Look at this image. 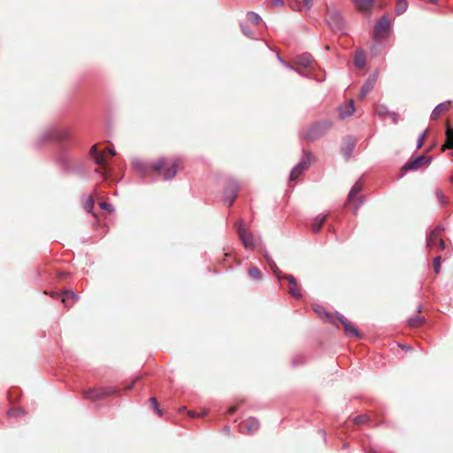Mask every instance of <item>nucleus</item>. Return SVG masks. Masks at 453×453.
Masks as SVG:
<instances>
[{"mask_svg": "<svg viewBox=\"0 0 453 453\" xmlns=\"http://www.w3.org/2000/svg\"><path fill=\"white\" fill-rule=\"evenodd\" d=\"M363 187V182L361 180H358L350 188L348 196V201L352 202L353 198L361 191Z\"/></svg>", "mask_w": 453, "mask_h": 453, "instance_id": "25", "label": "nucleus"}, {"mask_svg": "<svg viewBox=\"0 0 453 453\" xmlns=\"http://www.w3.org/2000/svg\"><path fill=\"white\" fill-rule=\"evenodd\" d=\"M236 228L238 236L243 246L246 249L253 250L257 245V240L253 234L248 233L242 219L238 220Z\"/></svg>", "mask_w": 453, "mask_h": 453, "instance_id": "3", "label": "nucleus"}, {"mask_svg": "<svg viewBox=\"0 0 453 453\" xmlns=\"http://www.w3.org/2000/svg\"><path fill=\"white\" fill-rule=\"evenodd\" d=\"M327 215L326 214H319L313 219L311 223V229L313 233H318L322 227L323 224L326 221Z\"/></svg>", "mask_w": 453, "mask_h": 453, "instance_id": "21", "label": "nucleus"}, {"mask_svg": "<svg viewBox=\"0 0 453 453\" xmlns=\"http://www.w3.org/2000/svg\"><path fill=\"white\" fill-rule=\"evenodd\" d=\"M89 153H90V155H91L93 157H94L95 156H96V154H99V153L97 152V150H96V145H94V146H92V147H91Z\"/></svg>", "mask_w": 453, "mask_h": 453, "instance_id": "50", "label": "nucleus"}, {"mask_svg": "<svg viewBox=\"0 0 453 453\" xmlns=\"http://www.w3.org/2000/svg\"><path fill=\"white\" fill-rule=\"evenodd\" d=\"M390 28V22L387 16L380 18L374 25V37H379L383 33H386Z\"/></svg>", "mask_w": 453, "mask_h": 453, "instance_id": "12", "label": "nucleus"}, {"mask_svg": "<svg viewBox=\"0 0 453 453\" xmlns=\"http://www.w3.org/2000/svg\"><path fill=\"white\" fill-rule=\"evenodd\" d=\"M354 421L355 423L357 424H359V423H365L367 421V418L365 416H357L355 418H354Z\"/></svg>", "mask_w": 453, "mask_h": 453, "instance_id": "46", "label": "nucleus"}, {"mask_svg": "<svg viewBox=\"0 0 453 453\" xmlns=\"http://www.w3.org/2000/svg\"><path fill=\"white\" fill-rule=\"evenodd\" d=\"M319 432L321 433L322 437H323V438H324V440H325V439H326V432H325V430H320Z\"/></svg>", "mask_w": 453, "mask_h": 453, "instance_id": "59", "label": "nucleus"}, {"mask_svg": "<svg viewBox=\"0 0 453 453\" xmlns=\"http://www.w3.org/2000/svg\"><path fill=\"white\" fill-rule=\"evenodd\" d=\"M326 22L334 33L343 34L345 32V21L342 13L335 9H328Z\"/></svg>", "mask_w": 453, "mask_h": 453, "instance_id": "2", "label": "nucleus"}, {"mask_svg": "<svg viewBox=\"0 0 453 453\" xmlns=\"http://www.w3.org/2000/svg\"><path fill=\"white\" fill-rule=\"evenodd\" d=\"M450 101L442 102L438 104L431 113V119H436L441 113L449 109Z\"/></svg>", "mask_w": 453, "mask_h": 453, "instance_id": "17", "label": "nucleus"}, {"mask_svg": "<svg viewBox=\"0 0 453 453\" xmlns=\"http://www.w3.org/2000/svg\"><path fill=\"white\" fill-rule=\"evenodd\" d=\"M443 230L442 227L437 226L426 234V246L429 250H433L439 242L440 232Z\"/></svg>", "mask_w": 453, "mask_h": 453, "instance_id": "15", "label": "nucleus"}, {"mask_svg": "<svg viewBox=\"0 0 453 453\" xmlns=\"http://www.w3.org/2000/svg\"><path fill=\"white\" fill-rule=\"evenodd\" d=\"M312 62V57L309 53H304L298 56L296 59V64L303 67H308Z\"/></svg>", "mask_w": 453, "mask_h": 453, "instance_id": "24", "label": "nucleus"}, {"mask_svg": "<svg viewBox=\"0 0 453 453\" xmlns=\"http://www.w3.org/2000/svg\"><path fill=\"white\" fill-rule=\"evenodd\" d=\"M426 134H427V130H425L424 132H422L419 134L418 141H417V145H416L417 149L422 148Z\"/></svg>", "mask_w": 453, "mask_h": 453, "instance_id": "37", "label": "nucleus"}, {"mask_svg": "<svg viewBox=\"0 0 453 453\" xmlns=\"http://www.w3.org/2000/svg\"><path fill=\"white\" fill-rule=\"evenodd\" d=\"M239 432L244 434H252L259 429V421L255 418H248L239 424Z\"/></svg>", "mask_w": 453, "mask_h": 453, "instance_id": "9", "label": "nucleus"}, {"mask_svg": "<svg viewBox=\"0 0 453 453\" xmlns=\"http://www.w3.org/2000/svg\"><path fill=\"white\" fill-rule=\"evenodd\" d=\"M332 127V122L329 119H322L315 122L306 130L304 139L313 142L322 137Z\"/></svg>", "mask_w": 453, "mask_h": 453, "instance_id": "1", "label": "nucleus"}, {"mask_svg": "<svg viewBox=\"0 0 453 453\" xmlns=\"http://www.w3.org/2000/svg\"><path fill=\"white\" fill-rule=\"evenodd\" d=\"M425 322V318L421 316H413L408 319V325L411 327H418Z\"/></svg>", "mask_w": 453, "mask_h": 453, "instance_id": "28", "label": "nucleus"}, {"mask_svg": "<svg viewBox=\"0 0 453 453\" xmlns=\"http://www.w3.org/2000/svg\"><path fill=\"white\" fill-rule=\"evenodd\" d=\"M303 3V7L306 10H310L312 7L313 0H302Z\"/></svg>", "mask_w": 453, "mask_h": 453, "instance_id": "47", "label": "nucleus"}, {"mask_svg": "<svg viewBox=\"0 0 453 453\" xmlns=\"http://www.w3.org/2000/svg\"><path fill=\"white\" fill-rule=\"evenodd\" d=\"M403 348H405V349H411L410 346H404Z\"/></svg>", "mask_w": 453, "mask_h": 453, "instance_id": "63", "label": "nucleus"}, {"mask_svg": "<svg viewBox=\"0 0 453 453\" xmlns=\"http://www.w3.org/2000/svg\"><path fill=\"white\" fill-rule=\"evenodd\" d=\"M364 200H365V197H364V196H360V197H359V202H358V203L356 205V207L354 208V211H353V212H354V214H357V210H358L359 206L363 203Z\"/></svg>", "mask_w": 453, "mask_h": 453, "instance_id": "49", "label": "nucleus"}, {"mask_svg": "<svg viewBox=\"0 0 453 453\" xmlns=\"http://www.w3.org/2000/svg\"><path fill=\"white\" fill-rule=\"evenodd\" d=\"M281 278L288 280L291 285L289 292L293 296L300 297L302 296L300 290L297 288V281L292 275H284L281 276Z\"/></svg>", "mask_w": 453, "mask_h": 453, "instance_id": "22", "label": "nucleus"}, {"mask_svg": "<svg viewBox=\"0 0 453 453\" xmlns=\"http://www.w3.org/2000/svg\"><path fill=\"white\" fill-rule=\"evenodd\" d=\"M95 163L98 165H104L105 163V157L104 155L102 153L96 154V156L94 157Z\"/></svg>", "mask_w": 453, "mask_h": 453, "instance_id": "38", "label": "nucleus"}, {"mask_svg": "<svg viewBox=\"0 0 453 453\" xmlns=\"http://www.w3.org/2000/svg\"><path fill=\"white\" fill-rule=\"evenodd\" d=\"M376 111L380 117H385V116L388 115V112H390L388 108L384 104L379 105L377 107Z\"/></svg>", "mask_w": 453, "mask_h": 453, "instance_id": "35", "label": "nucleus"}, {"mask_svg": "<svg viewBox=\"0 0 453 453\" xmlns=\"http://www.w3.org/2000/svg\"><path fill=\"white\" fill-rule=\"evenodd\" d=\"M206 413H207V411H203V413H201V414H198V413H196V412H195V411H189V412H188V416H189V417H191V418H195V417H202V416L205 415Z\"/></svg>", "mask_w": 453, "mask_h": 453, "instance_id": "48", "label": "nucleus"}, {"mask_svg": "<svg viewBox=\"0 0 453 453\" xmlns=\"http://www.w3.org/2000/svg\"><path fill=\"white\" fill-rule=\"evenodd\" d=\"M278 59L284 65L285 61L279 55H278Z\"/></svg>", "mask_w": 453, "mask_h": 453, "instance_id": "62", "label": "nucleus"}, {"mask_svg": "<svg viewBox=\"0 0 453 453\" xmlns=\"http://www.w3.org/2000/svg\"><path fill=\"white\" fill-rule=\"evenodd\" d=\"M107 150H108V152H109L111 156H115V155H116V151H115L113 149H110V148H109Z\"/></svg>", "mask_w": 453, "mask_h": 453, "instance_id": "58", "label": "nucleus"}, {"mask_svg": "<svg viewBox=\"0 0 453 453\" xmlns=\"http://www.w3.org/2000/svg\"><path fill=\"white\" fill-rule=\"evenodd\" d=\"M311 158L312 155L311 152L304 150L303 151V157L301 160L292 168L290 172V181L296 180L303 173V170L311 165Z\"/></svg>", "mask_w": 453, "mask_h": 453, "instance_id": "4", "label": "nucleus"}, {"mask_svg": "<svg viewBox=\"0 0 453 453\" xmlns=\"http://www.w3.org/2000/svg\"><path fill=\"white\" fill-rule=\"evenodd\" d=\"M149 403H150L151 407L156 411V412L161 416L162 411L158 407L157 400L155 397H151L150 398Z\"/></svg>", "mask_w": 453, "mask_h": 453, "instance_id": "36", "label": "nucleus"}, {"mask_svg": "<svg viewBox=\"0 0 453 453\" xmlns=\"http://www.w3.org/2000/svg\"><path fill=\"white\" fill-rule=\"evenodd\" d=\"M337 319L342 323V326L344 327L345 334L347 336H357L360 337V334L358 330L351 325L350 322L348 321V319L342 314L337 313L336 314Z\"/></svg>", "mask_w": 453, "mask_h": 453, "instance_id": "11", "label": "nucleus"}, {"mask_svg": "<svg viewBox=\"0 0 453 453\" xmlns=\"http://www.w3.org/2000/svg\"><path fill=\"white\" fill-rule=\"evenodd\" d=\"M354 112L355 106L353 100H350L347 105L339 107V116L342 119L351 116Z\"/></svg>", "mask_w": 453, "mask_h": 453, "instance_id": "18", "label": "nucleus"}, {"mask_svg": "<svg viewBox=\"0 0 453 453\" xmlns=\"http://www.w3.org/2000/svg\"><path fill=\"white\" fill-rule=\"evenodd\" d=\"M249 274L251 278L255 280H259L262 277L261 272L257 267H250L249 269Z\"/></svg>", "mask_w": 453, "mask_h": 453, "instance_id": "34", "label": "nucleus"}, {"mask_svg": "<svg viewBox=\"0 0 453 453\" xmlns=\"http://www.w3.org/2000/svg\"><path fill=\"white\" fill-rule=\"evenodd\" d=\"M421 311H422V306L421 305L418 306L417 307V311L420 312Z\"/></svg>", "mask_w": 453, "mask_h": 453, "instance_id": "61", "label": "nucleus"}, {"mask_svg": "<svg viewBox=\"0 0 453 453\" xmlns=\"http://www.w3.org/2000/svg\"><path fill=\"white\" fill-rule=\"evenodd\" d=\"M388 116L391 118L394 124H397L399 120V114L394 111L388 112Z\"/></svg>", "mask_w": 453, "mask_h": 453, "instance_id": "44", "label": "nucleus"}, {"mask_svg": "<svg viewBox=\"0 0 453 453\" xmlns=\"http://www.w3.org/2000/svg\"><path fill=\"white\" fill-rule=\"evenodd\" d=\"M139 378L137 377L129 386L127 387V389H131L134 387V384L136 380H138Z\"/></svg>", "mask_w": 453, "mask_h": 453, "instance_id": "57", "label": "nucleus"}, {"mask_svg": "<svg viewBox=\"0 0 453 453\" xmlns=\"http://www.w3.org/2000/svg\"><path fill=\"white\" fill-rule=\"evenodd\" d=\"M165 165H166V159L165 157H161L151 165V168L154 171L158 172V171L162 170L165 166Z\"/></svg>", "mask_w": 453, "mask_h": 453, "instance_id": "30", "label": "nucleus"}, {"mask_svg": "<svg viewBox=\"0 0 453 453\" xmlns=\"http://www.w3.org/2000/svg\"><path fill=\"white\" fill-rule=\"evenodd\" d=\"M267 264L270 266L271 270L273 272L274 275L277 276V278L279 280H280L281 279L280 272L277 265L273 261V259L268 258Z\"/></svg>", "mask_w": 453, "mask_h": 453, "instance_id": "33", "label": "nucleus"}, {"mask_svg": "<svg viewBox=\"0 0 453 453\" xmlns=\"http://www.w3.org/2000/svg\"><path fill=\"white\" fill-rule=\"evenodd\" d=\"M241 28H242V33L249 36V37H251V31L250 29L249 28V27L245 24H241Z\"/></svg>", "mask_w": 453, "mask_h": 453, "instance_id": "45", "label": "nucleus"}, {"mask_svg": "<svg viewBox=\"0 0 453 453\" xmlns=\"http://www.w3.org/2000/svg\"><path fill=\"white\" fill-rule=\"evenodd\" d=\"M264 257L266 262L268 261V258H272L266 250L264 251Z\"/></svg>", "mask_w": 453, "mask_h": 453, "instance_id": "56", "label": "nucleus"}, {"mask_svg": "<svg viewBox=\"0 0 453 453\" xmlns=\"http://www.w3.org/2000/svg\"><path fill=\"white\" fill-rule=\"evenodd\" d=\"M284 65H285L287 68L290 69V70H293V71L298 72V71H297V69H296V68H295L293 65H291L290 64H288V63H286V62H285V63H284Z\"/></svg>", "mask_w": 453, "mask_h": 453, "instance_id": "54", "label": "nucleus"}, {"mask_svg": "<svg viewBox=\"0 0 453 453\" xmlns=\"http://www.w3.org/2000/svg\"><path fill=\"white\" fill-rule=\"evenodd\" d=\"M313 311L319 315V317L326 320V321H331L332 320V315L326 311L324 308L319 304L313 306Z\"/></svg>", "mask_w": 453, "mask_h": 453, "instance_id": "26", "label": "nucleus"}, {"mask_svg": "<svg viewBox=\"0 0 453 453\" xmlns=\"http://www.w3.org/2000/svg\"><path fill=\"white\" fill-rule=\"evenodd\" d=\"M408 8V3L406 0H397L395 5V13L397 15L403 14Z\"/></svg>", "mask_w": 453, "mask_h": 453, "instance_id": "29", "label": "nucleus"}, {"mask_svg": "<svg viewBox=\"0 0 453 453\" xmlns=\"http://www.w3.org/2000/svg\"><path fill=\"white\" fill-rule=\"evenodd\" d=\"M378 78V73L370 75L361 87L359 96L365 97L373 88Z\"/></svg>", "mask_w": 453, "mask_h": 453, "instance_id": "14", "label": "nucleus"}, {"mask_svg": "<svg viewBox=\"0 0 453 453\" xmlns=\"http://www.w3.org/2000/svg\"><path fill=\"white\" fill-rule=\"evenodd\" d=\"M438 247L440 250H443L445 249V242L442 239H439Z\"/></svg>", "mask_w": 453, "mask_h": 453, "instance_id": "51", "label": "nucleus"}, {"mask_svg": "<svg viewBox=\"0 0 453 453\" xmlns=\"http://www.w3.org/2000/svg\"><path fill=\"white\" fill-rule=\"evenodd\" d=\"M369 453H377V452L374 450H371Z\"/></svg>", "mask_w": 453, "mask_h": 453, "instance_id": "64", "label": "nucleus"}, {"mask_svg": "<svg viewBox=\"0 0 453 453\" xmlns=\"http://www.w3.org/2000/svg\"><path fill=\"white\" fill-rule=\"evenodd\" d=\"M93 207H94V199L92 196H89L88 198V201L85 203L84 204V208L88 211V212H92V210H93Z\"/></svg>", "mask_w": 453, "mask_h": 453, "instance_id": "41", "label": "nucleus"}, {"mask_svg": "<svg viewBox=\"0 0 453 453\" xmlns=\"http://www.w3.org/2000/svg\"><path fill=\"white\" fill-rule=\"evenodd\" d=\"M224 430H225V432H229V431H230V427H229V426H226L224 427Z\"/></svg>", "mask_w": 453, "mask_h": 453, "instance_id": "60", "label": "nucleus"}, {"mask_svg": "<svg viewBox=\"0 0 453 453\" xmlns=\"http://www.w3.org/2000/svg\"><path fill=\"white\" fill-rule=\"evenodd\" d=\"M273 4H277V5H283V0H273Z\"/></svg>", "mask_w": 453, "mask_h": 453, "instance_id": "55", "label": "nucleus"}, {"mask_svg": "<svg viewBox=\"0 0 453 453\" xmlns=\"http://www.w3.org/2000/svg\"><path fill=\"white\" fill-rule=\"evenodd\" d=\"M374 1L375 0H351L356 9L368 18L371 15V10L374 4Z\"/></svg>", "mask_w": 453, "mask_h": 453, "instance_id": "10", "label": "nucleus"}, {"mask_svg": "<svg viewBox=\"0 0 453 453\" xmlns=\"http://www.w3.org/2000/svg\"><path fill=\"white\" fill-rule=\"evenodd\" d=\"M246 16L248 20L254 24H258L262 19L260 15L255 12H248Z\"/></svg>", "mask_w": 453, "mask_h": 453, "instance_id": "32", "label": "nucleus"}, {"mask_svg": "<svg viewBox=\"0 0 453 453\" xmlns=\"http://www.w3.org/2000/svg\"><path fill=\"white\" fill-rule=\"evenodd\" d=\"M366 63L365 53L363 50H357L354 56V65L357 68L362 69Z\"/></svg>", "mask_w": 453, "mask_h": 453, "instance_id": "20", "label": "nucleus"}, {"mask_svg": "<svg viewBox=\"0 0 453 453\" xmlns=\"http://www.w3.org/2000/svg\"><path fill=\"white\" fill-rule=\"evenodd\" d=\"M239 189V183L234 179H229L223 192L224 203H227L228 206H231L235 200Z\"/></svg>", "mask_w": 453, "mask_h": 453, "instance_id": "7", "label": "nucleus"}, {"mask_svg": "<svg viewBox=\"0 0 453 453\" xmlns=\"http://www.w3.org/2000/svg\"><path fill=\"white\" fill-rule=\"evenodd\" d=\"M117 391L116 388L107 387V388H88L82 392V395L85 398L90 400H96L103 397H106L115 394Z\"/></svg>", "mask_w": 453, "mask_h": 453, "instance_id": "6", "label": "nucleus"}, {"mask_svg": "<svg viewBox=\"0 0 453 453\" xmlns=\"http://www.w3.org/2000/svg\"><path fill=\"white\" fill-rule=\"evenodd\" d=\"M236 409H237L236 406H232L231 408L228 409L227 414L231 415V414L234 413L236 411Z\"/></svg>", "mask_w": 453, "mask_h": 453, "instance_id": "52", "label": "nucleus"}, {"mask_svg": "<svg viewBox=\"0 0 453 453\" xmlns=\"http://www.w3.org/2000/svg\"><path fill=\"white\" fill-rule=\"evenodd\" d=\"M430 161V157H426L424 155H419L413 160H410L407 163H405L402 166L401 172L403 173V174H404L408 171H416L418 168H420L423 165L429 164Z\"/></svg>", "mask_w": 453, "mask_h": 453, "instance_id": "8", "label": "nucleus"}, {"mask_svg": "<svg viewBox=\"0 0 453 453\" xmlns=\"http://www.w3.org/2000/svg\"><path fill=\"white\" fill-rule=\"evenodd\" d=\"M446 146L453 148V130L448 126L446 129Z\"/></svg>", "mask_w": 453, "mask_h": 453, "instance_id": "31", "label": "nucleus"}, {"mask_svg": "<svg viewBox=\"0 0 453 453\" xmlns=\"http://www.w3.org/2000/svg\"><path fill=\"white\" fill-rule=\"evenodd\" d=\"M177 173V165L173 164L170 167H167L165 169V172L163 173V177L165 180H172Z\"/></svg>", "mask_w": 453, "mask_h": 453, "instance_id": "27", "label": "nucleus"}, {"mask_svg": "<svg viewBox=\"0 0 453 453\" xmlns=\"http://www.w3.org/2000/svg\"><path fill=\"white\" fill-rule=\"evenodd\" d=\"M434 270L436 273L441 271V257L437 256L434 258Z\"/></svg>", "mask_w": 453, "mask_h": 453, "instance_id": "40", "label": "nucleus"}, {"mask_svg": "<svg viewBox=\"0 0 453 453\" xmlns=\"http://www.w3.org/2000/svg\"><path fill=\"white\" fill-rule=\"evenodd\" d=\"M99 207L103 210H107L109 212H112L114 211L113 206L106 202H101L99 203Z\"/></svg>", "mask_w": 453, "mask_h": 453, "instance_id": "43", "label": "nucleus"}, {"mask_svg": "<svg viewBox=\"0 0 453 453\" xmlns=\"http://www.w3.org/2000/svg\"><path fill=\"white\" fill-rule=\"evenodd\" d=\"M58 161L65 172L69 173L73 171L69 165L71 157L66 152L61 151L60 154L58 156Z\"/></svg>", "mask_w": 453, "mask_h": 453, "instance_id": "19", "label": "nucleus"}, {"mask_svg": "<svg viewBox=\"0 0 453 453\" xmlns=\"http://www.w3.org/2000/svg\"><path fill=\"white\" fill-rule=\"evenodd\" d=\"M356 139L352 136H347L345 138V142L343 146L342 147V153L345 158V160H349L353 153V150L356 147Z\"/></svg>", "mask_w": 453, "mask_h": 453, "instance_id": "13", "label": "nucleus"}, {"mask_svg": "<svg viewBox=\"0 0 453 453\" xmlns=\"http://www.w3.org/2000/svg\"><path fill=\"white\" fill-rule=\"evenodd\" d=\"M79 296L72 290H64L62 293V303L65 307L69 306L68 301L73 300V302H76Z\"/></svg>", "mask_w": 453, "mask_h": 453, "instance_id": "23", "label": "nucleus"}, {"mask_svg": "<svg viewBox=\"0 0 453 453\" xmlns=\"http://www.w3.org/2000/svg\"><path fill=\"white\" fill-rule=\"evenodd\" d=\"M436 196L438 197V200L441 205L446 204L447 197L444 196V194L441 190L436 191Z\"/></svg>", "mask_w": 453, "mask_h": 453, "instance_id": "42", "label": "nucleus"}, {"mask_svg": "<svg viewBox=\"0 0 453 453\" xmlns=\"http://www.w3.org/2000/svg\"><path fill=\"white\" fill-rule=\"evenodd\" d=\"M132 168L136 171L142 178H144L148 173L149 165L145 162L135 158L132 161Z\"/></svg>", "mask_w": 453, "mask_h": 453, "instance_id": "16", "label": "nucleus"}, {"mask_svg": "<svg viewBox=\"0 0 453 453\" xmlns=\"http://www.w3.org/2000/svg\"><path fill=\"white\" fill-rule=\"evenodd\" d=\"M66 135H67L66 133L63 130H58V129H55V128H47V129L43 130L42 132V134H40L38 141H37V145L38 146L42 145L45 142L51 141V140L61 141V140L65 139Z\"/></svg>", "mask_w": 453, "mask_h": 453, "instance_id": "5", "label": "nucleus"}, {"mask_svg": "<svg viewBox=\"0 0 453 453\" xmlns=\"http://www.w3.org/2000/svg\"><path fill=\"white\" fill-rule=\"evenodd\" d=\"M24 413L22 409H12L8 411L7 415L8 417H19Z\"/></svg>", "mask_w": 453, "mask_h": 453, "instance_id": "39", "label": "nucleus"}, {"mask_svg": "<svg viewBox=\"0 0 453 453\" xmlns=\"http://www.w3.org/2000/svg\"><path fill=\"white\" fill-rule=\"evenodd\" d=\"M50 296H51L52 298L57 299V298H58V297L62 296V295H61V294H58V293H57V292H52V293H50Z\"/></svg>", "mask_w": 453, "mask_h": 453, "instance_id": "53", "label": "nucleus"}]
</instances>
